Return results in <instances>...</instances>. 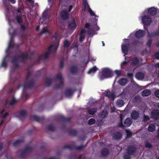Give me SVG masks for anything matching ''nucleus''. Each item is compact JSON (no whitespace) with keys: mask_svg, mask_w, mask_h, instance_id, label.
<instances>
[{"mask_svg":"<svg viewBox=\"0 0 159 159\" xmlns=\"http://www.w3.org/2000/svg\"><path fill=\"white\" fill-rule=\"evenodd\" d=\"M39 29V26H37L36 28V30H38Z\"/></svg>","mask_w":159,"mask_h":159,"instance_id":"0e129e2a","label":"nucleus"},{"mask_svg":"<svg viewBox=\"0 0 159 159\" xmlns=\"http://www.w3.org/2000/svg\"><path fill=\"white\" fill-rule=\"evenodd\" d=\"M70 70L72 73H75L77 72L78 69L76 66H71L70 68Z\"/></svg>","mask_w":159,"mask_h":159,"instance_id":"5701e85b","label":"nucleus"},{"mask_svg":"<svg viewBox=\"0 0 159 159\" xmlns=\"http://www.w3.org/2000/svg\"><path fill=\"white\" fill-rule=\"evenodd\" d=\"M124 159H130V157L129 155H125L124 156Z\"/></svg>","mask_w":159,"mask_h":159,"instance_id":"09e8293b","label":"nucleus"},{"mask_svg":"<svg viewBox=\"0 0 159 159\" xmlns=\"http://www.w3.org/2000/svg\"><path fill=\"white\" fill-rule=\"evenodd\" d=\"M97 69L95 66L93 67V68L90 69L88 71V73H94L97 70Z\"/></svg>","mask_w":159,"mask_h":159,"instance_id":"7c9ffc66","label":"nucleus"},{"mask_svg":"<svg viewBox=\"0 0 159 159\" xmlns=\"http://www.w3.org/2000/svg\"><path fill=\"white\" fill-rule=\"evenodd\" d=\"M9 115V113L7 112H6L2 116L3 118H5L7 117Z\"/></svg>","mask_w":159,"mask_h":159,"instance_id":"79ce46f5","label":"nucleus"},{"mask_svg":"<svg viewBox=\"0 0 159 159\" xmlns=\"http://www.w3.org/2000/svg\"><path fill=\"white\" fill-rule=\"evenodd\" d=\"M47 129L48 130L53 131L54 130L55 128L53 125H49L47 127Z\"/></svg>","mask_w":159,"mask_h":159,"instance_id":"72a5a7b5","label":"nucleus"},{"mask_svg":"<svg viewBox=\"0 0 159 159\" xmlns=\"http://www.w3.org/2000/svg\"><path fill=\"white\" fill-rule=\"evenodd\" d=\"M135 76L136 78L138 79L141 80L144 78V75L142 72H139L136 74Z\"/></svg>","mask_w":159,"mask_h":159,"instance_id":"6ab92c4d","label":"nucleus"},{"mask_svg":"<svg viewBox=\"0 0 159 159\" xmlns=\"http://www.w3.org/2000/svg\"><path fill=\"white\" fill-rule=\"evenodd\" d=\"M155 57L157 59H159V53L157 52L155 54Z\"/></svg>","mask_w":159,"mask_h":159,"instance_id":"8fccbe9b","label":"nucleus"},{"mask_svg":"<svg viewBox=\"0 0 159 159\" xmlns=\"http://www.w3.org/2000/svg\"><path fill=\"white\" fill-rule=\"evenodd\" d=\"M131 117L134 120H136L139 117V114L138 111H133L131 113Z\"/></svg>","mask_w":159,"mask_h":159,"instance_id":"6e6552de","label":"nucleus"},{"mask_svg":"<svg viewBox=\"0 0 159 159\" xmlns=\"http://www.w3.org/2000/svg\"><path fill=\"white\" fill-rule=\"evenodd\" d=\"M152 40H149L147 43V45L149 47H150L151 44V43H152Z\"/></svg>","mask_w":159,"mask_h":159,"instance_id":"a18cd8bd","label":"nucleus"},{"mask_svg":"<svg viewBox=\"0 0 159 159\" xmlns=\"http://www.w3.org/2000/svg\"><path fill=\"white\" fill-rule=\"evenodd\" d=\"M108 151L107 149H104L101 151V154L102 156H105L108 154Z\"/></svg>","mask_w":159,"mask_h":159,"instance_id":"a878e982","label":"nucleus"},{"mask_svg":"<svg viewBox=\"0 0 159 159\" xmlns=\"http://www.w3.org/2000/svg\"><path fill=\"white\" fill-rule=\"evenodd\" d=\"M83 4L84 6V9H87L88 10L89 12L90 15L92 16H94L95 17V20H97L98 19V16H96L92 11V10L89 8V6L86 0H84L83 1Z\"/></svg>","mask_w":159,"mask_h":159,"instance_id":"423d86ee","label":"nucleus"},{"mask_svg":"<svg viewBox=\"0 0 159 159\" xmlns=\"http://www.w3.org/2000/svg\"><path fill=\"white\" fill-rule=\"evenodd\" d=\"M144 34V32L142 30H139L136 33V36L137 38L142 37Z\"/></svg>","mask_w":159,"mask_h":159,"instance_id":"f3484780","label":"nucleus"},{"mask_svg":"<svg viewBox=\"0 0 159 159\" xmlns=\"http://www.w3.org/2000/svg\"><path fill=\"white\" fill-rule=\"evenodd\" d=\"M125 102L122 99H118L116 101V105L119 107H121L123 106Z\"/></svg>","mask_w":159,"mask_h":159,"instance_id":"2eb2a0df","label":"nucleus"},{"mask_svg":"<svg viewBox=\"0 0 159 159\" xmlns=\"http://www.w3.org/2000/svg\"><path fill=\"white\" fill-rule=\"evenodd\" d=\"M122 48L123 52L126 54L128 50V48L125 45H122Z\"/></svg>","mask_w":159,"mask_h":159,"instance_id":"c85d7f7f","label":"nucleus"},{"mask_svg":"<svg viewBox=\"0 0 159 159\" xmlns=\"http://www.w3.org/2000/svg\"><path fill=\"white\" fill-rule=\"evenodd\" d=\"M85 33V30L84 29H82L80 33V37L79 38V41L80 42H82L84 39Z\"/></svg>","mask_w":159,"mask_h":159,"instance_id":"9b49d317","label":"nucleus"},{"mask_svg":"<svg viewBox=\"0 0 159 159\" xmlns=\"http://www.w3.org/2000/svg\"><path fill=\"white\" fill-rule=\"evenodd\" d=\"M52 39L53 40H56L50 46L47 51L43 55H42L41 56V58L46 59L48 57L50 52L54 53L56 51L58 46L59 41V40H56V37L55 36L53 37L52 38Z\"/></svg>","mask_w":159,"mask_h":159,"instance_id":"f03ea898","label":"nucleus"},{"mask_svg":"<svg viewBox=\"0 0 159 159\" xmlns=\"http://www.w3.org/2000/svg\"><path fill=\"white\" fill-rule=\"evenodd\" d=\"M63 44L64 47L67 48L70 46V43L66 39L64 41Z\"/></svg>","mask_w":159,"mask_h":159,"instance_id":"cd10ccee","label":"nucleus"},{"mask_svg":"<svg viewBox=\"0 0 159 159\" xmlns=\"http://www.w3.org/2000/svg\"><path fill=\"white\" fill-rule=\"evenodd\" d=\"M19 141H16L15 143V145H16L17 144H19Z\"/></svg>","mask_w":159,"mask_h":159,"instance_id":"e2e57ef3","label":"nucleus"},{"mask_svg":"<svg viewBox=\"0 0 159 159\" xmlns=\"http://www.w3.org/2000/svg\"><path fill=\"white\" fill-rule=\"evenodd\" d=\"M55 79L56 80V82L59 83L58 85L56 84L55 87L56 89H58L61 87L63 84V79L61 74L60 73L58 74L55 77Z\"/></svg>","mask_w":159,"mask_h":159,"instance_id":"7ed1b4c3","label":"nucleus"},{"mask_svg":"<svg viewBox=\"0 0 159 159\" xmlns=\"http://www.w3.org/2000/svg\"><path fill=\"white\" fill-rule=\"evenodd\" d=\"M18 21V23H20L22 20H17Z\"/></svg>","mask_w":159,"mask_h":159,"instance_id":"774afa93","label":"nucleus"},{"mask_svg":"<svg viewBox=\"0 0 159 159\" xmlns=\"http://www.w3.org/2000/svg\"><path fill=\"white\" fill-rule=\"evenodd\" d=\"M151 93V91L149 89H145L143 90L142 93V94L143 96H148Z\"/></svg>","mask_w":159,"mask_h":159,"instance_id":"ddd939ff","label":"nucleus"},{"mask_svg":"<svg viewBox=\"0 0 159 159\" xmlns=\"http://www.w3.org/2000/svg\"><path fill=\"white\" fill-rule=\"evenodd\" d=\"M154 94L155 96L158 98H159V90L157 89L155 92Z\"/></svg>","mask_w":159,"mask_h":159,"instance_id":"4c0bfd02","label":"nucleus"},{"mask_svg":"<svg viewBox=\"0 0 159 159\" xmlns=\"http://www.w3.org/2000/svg\"><path fill=\"white\" fill-rule=\"evenodd\" d=\"M151 118L155 119L159 118V111L154 110L151 112Z\"/></svg>","mask_w":159,"mask_h":159,"instance_id":"1a4fd4ad","label":"nucleus"},{"mask_svg":"<svg viewBox=\"0 0 159 159\" xmlns=\"http://www.w3.org/2000/svg\"><path fill=\"white\" fill-rule=\"evenodd\" d=\"M122 137V134L119 132H117L114 134L113 135V138L115 139H119Z\"/></svg>","mask_w":159,"mask_h":159,"instance_id":"4be33fe9","label":"nucleus"},{"mask_svg":"<svg viewBox=\"0 0 159 159\" xmlns=\"http://www.w3.org/2000/svg\"><path fill=\"white\" fill-rule=\"evenodd\" d=\"M62 18L63 19H67L68 18L69 15L68 13L65 11H63L61 13Z\"/></svg>","mask_w":159,"mask_h":159,"instance_id":"a211bd4d","label":"nucleus"},{"mask_svg":"<svg viewBox=\"0 0 159 159\" xmlns=\"http://www.w3.org/2000/svg\"><path fill=\"white\" fill-rule=\"evenodd\" d=\"M52 0H48L49 5H51L52 3Z\"/></svg>","mask_w":159,"mask_h":159,"instance_id":"6e6d98bb","label":"nucleus"},{"mask_svg":"<svg viewBox=\"0 0 159 159\" xmlns=\"http://www.w3.org/2000/svg\"><path fill=\"white\" fill-rule=\"evenodd\" d=\"M136 151V149L134 146H130L128 148V153L129 155L132 154Z\"/></svg>","mask_w":159,"mask_h":159,"instance_id":"dca6fc26","label":"nucleus"},{"mask_svg":"<svg viewBox=\"0 0 159 159\" xmlns=\"http://www.w3.org/2000/svg\"><path fill=\"white\" fill-rule=\"evenodd\" d=\"M63 66V63L62 61H61L60 63V68H62Z\"/></svg>","mask_w":159,"mask_h":159,"instance_id":"603ef678","label":"nucleus"},{"mask_svg":"<svg viewBox=\"0 0 159 159\" xmlns=\"http://www.w3.org/2000/svg\"><path fill=\"white\" fill-rule=\"evenodd\" d=\"M73 93V92L70 89L66 90L65 92L66 95L67 96H69L71 95Z\"/></svg>","mask_w":159,"mask_h":159,"instance_id":"bb28decb","label":"nucleus"},{"mask_svg":"<svg viewBox=\"0 0 159 159\" xmlns=\"http://www.w3.org/2000/svg\"><path fill=\"white\" fill-rule=\"evenodd\" d=\"M52 80H49L47 81L46 82V85L47 86H49L52 83Z\"/></svg>","mask_w":159,"mask_h":159,"instance_id":"e433bc0d","label":"nucleus"},{"mask_svg":"<svg viewBox=\"0 0 159 159\" xmlns=\"http://www.w3.org/2000/svg\"><path fill=\"white\" fill-rule=\"evenodd\" d=\"M145 146L147 148H151L152 147L151 145L149 143H147L145 144Z\"/></svg>","mask_w":159,"mask_h":159,"instance_id":"de8ad7c7","label":"nucleus"},{"mask_svg":"<svg viewBox=\"0 0 159 159\" xmlns=\"http://www.w3.org/2000/svg\"><path fill=\"white\" fill-rule=\"evenodd\" d=\"M32 117L34 120L39 122H42L44 120V118L43 117H39L36 116L34 115Z\"/></svg>","mask_w":159,"mask_h":159,"instance_id":"f8f14e48","label":"nucleus"},{"mask_svg":"<svg viewBox=\"0 0 159 159\" xmlns=\"http://www.w3.org/2000/svg\"><path fill=\"white\" fill-rule=\"evenodd\" d=\"M102 73L101 79L109 77L111 76V70L107 68L103 69Z\"/></svg>","mask_w":159,"mask_h":159,"instance_id":"20e7f679","label":"nucleus"},{"mask_svg":"<svg viewBox=\"0 0 159 159\" xmlns=\"http://www.w3.org/2000/svg\"><path fill=\"white\" fill-rule=\"evenodd\" d=\"M156 126L155 124H150L148 128V130L150 132H153L155 130Z\"/></svg>","mask_w":159,"mask_h":159,"instance_id":"412c9836","label":"nucleus"},{"mask_svg":"<svg viewBox=\"0 0 159 159\" xmlns=\"http://www.w3.org/2000/svg\"><path fill=\"white\" fill-rule=\"evenodd\" d=\"M157 12V9L154 7L147 9L143 11L140 19L142 20L157 19V17L159 16Z\"/></svg>","mask_w":159,"mask_h":159,"instance_id":"f257e3e1","label":"nucleus"},{"mask_svg":"<svg viewBox=\"0 0 159 159\" xmlns=\"http://www.w3.org/2000/svg\"><path fill=\"white\" fill-rule=\"evenodd\" d=\"M21 28H22V29H23V30H24L25 29V27L23 25L21 26Z\"/></svg>","mask_w":159,"mask_h":159,"instance_id":"338daca9","label":"nucleus"},{"mask_svg":"<svg viewBox=\"0 0 159 159\" xmlns=\"http://www.w3.org/2000/svg\"><path fill=\"white\" fill-rule=\"evenodd\" d=\"M6 66L7 64L5 62V60H4L1 64V66L2 67H6Z\"/></svg>","mask_w":159,"mask_h":159,"instance_id":"c03bdc74","label":"nucleus"},{"mask_svg":"<svg viewBox=\"0 0 159 159\" xmlns=\"http://www.w3.org/2000/svg\"><path fill=\"white\" fill-rule=\"evenodd\" d=\"M132 123V120L130 118H126L124 122V124L123 125L122 122L119 123L118 125L120 127H122L123 128L129 126Z\"/></svg>","mask_w":159,"mask_h":159,"instance_id":"39448f33","label":"nucleus"},{"mask_svg":"<svg viewBox=\"0 0 159 159\" xmlns=\"http://www.w3.org/2000/svg\"><path fill=\"white\" fill-rule=\"evenodd\" d=\"M118 83L120 85L123 86L127 84V80L126 79L122 78L119 80Z\"/></svg>","mask_w":159,"mask_h":159,"instance_id":"aec40b11","label":"nucleus"},{"mask_svg":"<svg viewBox=\"0 0 159 159\" xmlns=\"http://www.w3.org/2000/svg\"><path fill=\"white\" fill-rule=\"evenodd\" d=\"M106 96L108 97L112 100H113L115 98V96L114 94L109 91L107 92Z\"/></svg>","mask_w":159,"mask_h":159,"instance_id":"4468645a","label":"nucleus"},{"mask_svg":"<svg viewBox=\"0 0 159 159\" xmlns=\"http://www.w3.org/2000/svg\"><path fill=\"white\" fill-rule=\"evenodd\" d=\"M49 32L48 29L46 27H44L40 33V34H43L48 33Z\"/></svg>","mask_w":159,"mask_h":159,"instance_id":"2f4dec72","label":"nucleus"},{"mask_svg":"<svg viewBox=\"0 0 159 159\" xmlns=\"http://www.w3.org/2000/svg\"><path fill=\"white\" fill-rule=\"evenodd\" d=\"M115 72L118 76H120L121 75V72L120 70H116Z\"/></svg>","mask_w":159,"mask_h":159,"instance_id":"ea45409f","label":"nucleus"},{"mask_svg":"<svg viewBox=\"0 0 159 159\" xmlns=\"http://www.w3.org/2000/svg\"><path fill=\"white\" fill-rule=\"evenodd\" d=\"M154 66L156 67L159 68V63L155 64Z\"/></svg>","mask_w":159,"mask_h":159,"instance_id":"864d4df0","label":"nucleus"},{"mask_svg":"<svg viewBox=\"0 0 159 159\" xmlns=\"http://www.w3.org/2000/svg\"><path fill=\"white\" fill-rule=\"evenodd\" d=\"M72 6H70L69 7V12H70L71 9L72 8Z\"/></svg>","mask_w":159,"mask_h":159,"instance_id":"052dcab7","label":"nucleus"},{"mask_svg":"<svg viewBox=\"0 0 159 159\" xmlns=\"http://www.w3.org/2000/svg\"><path fill=\"white\" fill-rule=\"evenodd\" d=\"M139 62V61L138 59L136 58H134L132 60V64L135 65L138 64Z\"/></svg>","mask_w":159,"mask_h":159,"instance_id":"c756f323","label":"nucleus"},{"mask_svg":"<svg viewBox=\"0 0 159 159\" xmlns=\"http://www.w3.org/2000/svg\"><path fill=\"white\" fill-rule=\"evenodd\" d=\"M12 3H14L16 2L15 0H9Z\"/></svg>","mask_w":159,"mask_h":159,"instance_id":"4d7b16f0","label":"nucleus"},{"mask_svg":"<svg viewBox=\"0 0 159 159\" xmlns=\"http://www.w3.org/2000/svg\"><path fill=\"white\" fill-rule=\"evenodd\" d=\"M86 147L85 146L81 145V146L77 147V148L79 150H81V149L84 148Z\"/></svg>","mask_w":159,"mask_h":159,"instance_id":"37998d69","label":"nucleus"},{"mask_svg":"<svg viewBox=\"0 0 159 159\" xmlns=\"http://www.w3.org/2000/svg\"><path fill=\"white\" fill-rule=\"evenodd\" d=\"M95 122V120L93 118L91 119L88 121V124L89 125L94 124Z\"/></svg>","mask_w":159,"mask_h":159,"instance_id":"c9c22d12","label":"nucleus"},{"mask_svg":"<svg viewBox=\"0 0 159 159\" xmlns=\"http://www.w3.org/2000/svg\"><path fill=\"white\" fill-rule=\"evenodd\" d=\"M16 100L14 97L12 98L11 99L10 102V105H13L16 102Z\"/></svg>","mask_w":159,"mask_h":159,"instance_id":"f704fd0d","label":"nucleus"},{"mask_svg":"<svg viewBox=\"0 0 159 159\" xmlns=\"http://www.w3.org/2000/svg\"><path fill=\"white\" fill-rule=\"evenodd\" d=\"M5 111V109H2L1 112V114H3V112Z\"/></svg>","mask_w":159,"mask_h":159,"instance_id":"bf43d9fd","label":"nucleus"},{"mask_svg":"<svg viewBox=\"0 0 159 159\" xmlns=\"http://www.w3.org/2000/svg\"><path fill=\"white\" fill-rule=\"evenodd\" d=\"M127 64V62L126 61H124V62H123L122 63V65H125L126 64Z\"/></svg>","mask_w":159,"mask_h":159,"instance_id":"13d9d810","label":"nucleus"},{"mask_svg":"<svg viewBox=\"0 0 159 159\" xmlns=\"http://www.w3.org/2000/svg\"><path fill=\"white\" fill-rule=\"evenodd\" d=\"M107 113L106 111H103L100 114V116L102 118H104L107 116Z\"/></svg>","mask_w":159,"mask_h":159,"instance_id":"393cba45","label":"nucleus"},{"mask_svg":"<svg viewBox=\"0 0 159 159\" xmlns=\"http://www.w3.org/2000/svg\"><path fill=\"white\" fill-rule=\"evenodd\" d=\"M43 16L44 17V19H47L48 18V16L47 15V16L45 15V12H44L43 14Z\"/></svg>","mask_w":159,"mask_h":159,"instance_id":"3c124183","label":"nucleus"},{"mask_svg":"<svg viewBox=\"0 0 159 159\" xmlns=\"http://www.w3.org/2000/svg\"><path fill=\"white\" fill-rule=\"evenodd\" d=\"M26 115V112L24 111H21L20 113V115L22 116H24Z\"/></svg>","mask_w":159,"mask_h":159,"instance_id":"a19ab883","label":"nucleus"},{"mask_svg":"<svg viewBox=\"0 0 159 159\" xmlns=\"http://www.w3.org/2000/svg\"><path fill=\"white\" fill-rule=\"evenodd\" d=\"M85 28L86 29L87 33L89 34H91L93 32V29L90 24L86 23L85 25Z\"/></svg>","mask_w":159,"mask_h":159,"instance_id":"0eeeda50","label":"nucleus"},{"mask_svg":"<svg viewBox=\"0 0 159 159\" xmlns=\"http://www.w3.org/2000/svg\"><path fill=\"white\" fill-rule=\"evenodd\" d=\"M97 109L96 108H91L88 110V112L90 114L93 115L97 111Z\"/></svg>","mask_w":159,"mask_h":159,"instance_id":"b1692460","label":"nucleus"},{"mask_svg":"<svg viewBox=\"0 0 159 159\" xmlns=\"http://www.w3.org/2000/svg\"><path fill=\"white\" fill-rule=\"evenodd\" d=\"M126 133H127V135L128 136H130L131 135H132V134H131V133L130 132L129 130H126Z\"/></svg>","mask_w":159,"mask_h":159,"instance_id":"49530a36","label":"nucleus"},{"mask_svg":"<svg viewBox=\"0 0 159 159\" xmlns=\"http://www.w3.org/2000/svg\"><path fill=\"white\" fill-rule=\"evenodd\" d=\"M143 23L145 25H149L151 23V20H143Z\"/></svg>","mask_w":159,"mask_h":159,"instance_id":"58836bf2","label":"nucleus"},{"mask_svg":"<svg viewBox=\"0 0 159 159\" xmlns=\"http://www.w3.org/2000/svg\"><path fill=\"white\" fill-rule=\"evenodd\" d=\"M128 76L130 77V78L131 79L132 77V75L131 74H128Z\"/></svg>","mask_w":159,"mask_h":159,"instance_id":"680f3d73","label":"nucleus"},{"mask_svg":"<svg viewBox=\"0 0 159 159\" xmlns=\"http://www.w3.org/2000/svg\"><path fill=\"white\" fill-rule=\"evenodd\" d=\"M150 118L149 117L146 115H144V116L143 117V121L146 122L149 120H150Z\"/></svg>","mask_w":159,"mask_h":159,"instance_id":"473e14b6","label":"nucleus"},{"mask_svg":"<svg viewBox=\"0 0 159 159\" xmlns=\"http://www.w3.org/2000/svg\"><path fill=\"white\" fill-rule=\"evenodd\" d=\"M4 121V120H2L1 122V123H0V124L1 125L3 123V122Z\"/></svg>","mask_w":159,"mask_h":159,"instance_id":"69168bd1","label":"nucleus"},{"mask_svg":"<svg viewBox=\"0 0 159 159\" xmlns=\"http://www.w3.org/2000/svg\"><path fill=\"white\" fill-rule=\"evenodd\" d=\"M23 19V18L21 17L20 16H19L17 17V20H22V19Z\"/></svg>","mask_w":159,"mask_h":159,"instance_id":"5fc2aeb1","label":"nucleus"},{"mask_svg":"<svg viewBox=\"0 0 159 159\" xmlns=\"http://www.w3.org/2000/svg\"><path fill=\"white\" fill-rule=\"evenodd\" d=\"M76 26V24L75 20H70L69 23L68 28L71 30L75 29Z\"/></svg>","mask_w":159,"mask_h":159,"instance_id":"9d476101","label":"nucleus"}]
</instances>
